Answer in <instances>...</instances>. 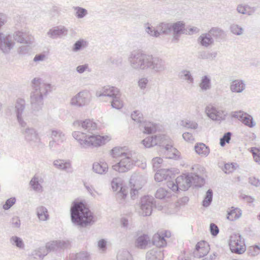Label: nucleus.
I'll return each mask as SVG.
<instances>
[{"instance_id":"55","label":"nucleus","mask_w":260,"mask_h":260,"mask_svg":"<svg viewBox=\"0 0 260 260\" xmlns=\"http://www.w3.org/2000/svg\"><path fill=\"white\" fill-rule=\"evenodd\" d=\"M232 133L229 132L225 133L220 139V145L223 147L226 143H229L231 139Z\"/></svg>"},{"instance_id":"25","label":"nucleus","mask_w":260,"mask_h":260,"mask_svg":"<svg viewBox=\"0 0 260 260\" xmlns=\"http://www.w3.org/2000/svg\"><path fill=\"white\" fill-rule=\"evenodd\" d=\"M44 182L43 179L39 176L35 175L30 180L29 185L36 191L41 192L43 190L42 183Z\"/></svg>"},{"instance_id":"10","label":"nucleus","mask_w":260,"mask_h":260,"mask_svg":"<svg viewBox=\"0 0 260 260\" xmlns=\"http://www.w3.org/2000/svg\"><path fill=\"white\" fill-rule=\"evenodd\" d=\"M207 116L213 121H223L225 120L228 115L225 110H219L215 106L208 105L205 108Z\"/></svg>"},{"instance_id":"48","label":"nucleus","mask_w":260,"mask_h":260,"mask_svg":"<svg viewBox=\"0 0 260 260\" xmlns=\"http://www.w3.org/2000/svg\"><path fill=\"white\" fill-rule=\"evenodd\" d=\"M73 9L76 11L75 15L78 19L84 18L88 14L87 10L82 7H74Z\"/></svg>"},{"instance_id":"17","label":"nucleus","mask_w":260,"mask_h":260,"mask_svg":"<svg viewBox=\"0 0 260 260\" xmlns=\"http://www.w3.org/2000/svg\"><path fill=\"white\" fill-rule=\"evenodd\" d=\"M151 244L150 237L146 234H137V238L135 240L136 247L140 249H145Z\"/></svg>"},{"instance_id":"59","label":"nucleus","mask_w":260,"mask_h":260,"mask_svg":"<svg viewBox=\"0 0 260 260\" xmlns=\"http://www.w3.org/2000/svg\"><path fill=\"white\" fill-rule=\"evenodd\" d=\"M231 32L236 35H241L243 33V28L237 24H232L231 26Z\"/></svg>"},{"instance_id":"22","label":"nucleus","mask_w":260,"mask_h":260,"mask_svg":"<svg viewBox=\"0 0 260 260\" xmlns=\"http://www.w3.org/2000/svg\"><path fill=\"white\" fill-rule=\"evenodd\" d=\"M68 30L64 26H55L49 30L47 35L51 39H55L66 36Z\"/></svg>"},{"instance_id":"3","label":"nucleus","mask_w":260,"mask_h":260,"mask_svg":"<svg viewBox=\"0 0 260 260\" xmlns=\"http://www.w3.org/2000/svg\"><path fill=\"white\" fill-rule=\"evenodd\" d=\"M72 222L81 228L93 224L95 220L94 216L83 201L73 202L70 209Z\"/></svg>"},{"instance_id":"14","label":"nucleus","mask_w":260,"mask_h":260,"mask_svg":"<svg viewBox=\"0 0 260 260\" xmlns=\"http://www.w3.org/2000/svg\"><path fill=\"white\" fill-rule=\"evenodd\" d=\"M15 42L10 35H6L0 32V49L4 53H8L13 48Z\"/></svg>"},{"instance_id":"15","label":"nucleus","mask_w":260,"mask_h":260,"mask_svg":"<svg viewBox=\"0 0 260 260\" xmlns=\"http://www.w3.org/2000/svg\"><path fill=\"white\" fill-rule=\"evenodd\" d=\"M164 151V154L166 158L176 159L179 158V151L175 148L173 147L172 142L169 138V141L165 142L164 145L160 147Z\"/></svg>"},{"instance_id":"4","label":"nucleus","mask_w":260,"mask_h":260,"mask_svg":"<svg viewBox=\"0 0 260 260\" xmlns=\"http://www.w3.org/2000/svg\"><path fill=\"white\" fill-rule=\"evenodd\" d=\"M127 150L126 147H115L111 150L113 157H122L119 162L112 166L114 170L119 173H124L130 170L136 162L135 152Z\"/></svg>"},{"instance_id":"56","label":"nucleus","mask_w":260,"mask_h":260,"mask_svg":"<svg viewBox=\"0 0 260 260\" xmlns=\"http://www.w3.org/2000/svg\"><path fill=\"white\" fill-rule=\"evenodd\" d=\"M247 252L250 256H256L260 252V247L257 245L250 246L248 249Z\"/></svg>"},{"instance_id":"50","label":"nucleus","mask_w":260,"mask_h":260,"mask_svg":"<svg viewBox=\"0 0 260 260\" xmlns=\"http://www.w3.org/2000/svg\"><path fill=\"white\" fill-rule=\"evenodd\" d=\"M170 196V193L163 188H158L155 194V198L159 199H162Z\"/></svg>"},{"instance_id":"2","label":"nucleus","mask_w":260,"mask_h":260,"mask_svg":"<svg viewBox=\"0 0 260 260\" xmlns=\"http://www.w3.org/2000/svg\"><path fill=\"white\" fill-rule=\"evenodd\" d=\"M31 86L34 89L30 96L32 113L38 116L42 113L44 105L43 96L47 95L51 90V84L43 82L40 78H35L31 81Z\"/></svg>"},{"instance_id":"18","label":"nucleus","mask_w":260,"mask_h":260,"mask_svg":"<svg viewBox=\"0 0 260 260\" xmlns=\"http://www.w3.org/2000/svg\"><path fill=\"white\" fill-rule=\"evenodd\" d=\"M15 41L20 43L31 44L33 42V37L28 32L22 31H17L13 34Z\"/></svg>"},{"instance_id":"8","label":"nucleus","mask_w":260,"mask_h":260,"mask_svg":"<svg viewBox=\"0 0 260 260\" xmlns=\"http://www.w3.org/2000/svg\"><path fill=\"white\" fill-rule=\"evenodd\" d=\"M229 246L233 253L242 254L246 250L244 239L240 234H234L231 236Z\"/></svg>"},{"instance_id":"43","label":"nucleus","mask_w":260,"mask_h":260,"mask_svg":"<svg viewBox=\"0 0 260 260\" xmlns=\"http://www.w3.org/2000/svg\"><path fill=\"white\" fill-rule=\"evenodd\" d=\"M216 52H210L207 51H202L198 53V58L202 59H214L217 56Z\"/></svg>"},{"instance_id":"28","label":"nucleus","mask_w":260,"mask_h":260,"mask_svg":"<svg viewBox=\"0 0 260 260\" xmlns=\"http://www.w3.org/2000/svg\"><path fill=\"white\" fill-rule=\"evenodd\" d=\"M93 172L100 175L105 174L108 170V166L106 162H95L92 165Z\"/></svg>"},{"instance_id":"30","label":"nucleus","mask_w":260,"mask_h":260,"mask_svg":"<svg viewBox=\"0 0 260 260\" xmlns=\"http://www.w3.org/2000/svg\"><path fill=\"white\" fill-rule=\"evenodd\" d=\"M211 36H213L217 41L223 39L225 38V34L224 31L219 27H212L209 31Z\"/></svg>"},{"instance_id":"36","label":"nucleus","mask_w":260,"mask_h":260,"mask_svg":"<svg viewBox=\"0 0 260 260\" xmlns=\"http://www.w3.org/2000/svg\"><path fill=\"white\" fill-rule=\"evenodd\" d=\"M47 255L45 252V249L44 247L39 248L38 250L34 251L31 255L29 257V260H42Z\"/></svg>"},{"instance_id":"37","label":"nucleus","mask_w":260,"mask_h":260,"mask_svg":"<svg viewBox=\"0 0 260 260\" xmlns=\"http://www.w3.org/2000/svg\"><path fill=\"white\" fill-rule=\"evenodd\" d=\"M37 215L40 220L46 221L49 219V214L46 207L40 206L37 208Z\"/></svg>"},{"instance_id":"20","label":"nucleus","mask_w":260,"mask_h":260,"mask_svg":"<svg viewBox=\"0 0 260 260\" xmlns=\"http://www.w3.org/2000/svg\"><path fill=\"white\" fill-rule=\"evenodd\" d=\"M209 251L208 243L204 241L198 242L195 247L193 252L194 257H202L206 255Z\"/></svg>"},{"instance_id":"52","label":"nucleus","mask_w":260,"mask_h":260,"mask_svg":"<svg viewBox=\"0 0 260 260\" xmlns=\"http://www.w3.org/2000/svg\"><path fill=\"white\" fill-rule=\"evenodd\" d=\"M181 125L187 128L196 129L198 127V124L195 121L190 120H182Z\"/></svg>"},{"instance_id":"63","label":"nucleus","mask_w":260,"mask_h":260,"mask_svg":"<svg viewBox=\"0 0 260 260\" xmlns=\"http://www.w3.org/2000/svg\"><path fill=\"white\" fill-rule=\"evenodd\" d=\"M162 162V159L160 157H156L153 158L152 160V163L153 169L157 170L160 167V165Z\"/></svg>"},{"instance_id":"27","label":"nucleus","mask_w":260,"mask_h":260,"mask_svg":"<svg viewBox=\"0 0 260 260\" xmlns=\"http://www.w3.org/2000/svg\"><path fill=\"white\" fill-rule=\"evenodd\" d=\"M198 41L202 46L205 47H208L214 43V40L209 32L202 34L199 37Z\"/></svg>"},{"instance_id":"44","label":"nucleus","mask_w":260,"mask_h":260,"mask_svg":"<svg viewBox=\"0 0 260 260\" xmlns=\"http://www.w3.org/2000/svg\"><path fill=\"white\" fill-rule=\"evenodd\" d=\"M213 191L209 189L206 193L205 196L202 202V206L204 207H209L212 202Z\"/></svg>"},{"instance_id":"62","label":"nucleus","mask_w":260,"mask_h":260,"mask_svg":"<svg viewBox=\"0 0 260 260\" xmlns=\"http://www.w3.org/2000/svg\"><path fill=\"white\" fill-rule=\"evenodd\" d=\"M64 135L60 130H52L51 133V137L53 140L55 141L56 139H62Z\"/></svg>"},{"instance_id":"58","label":"nucleus","mask_w":260,"mask_h":260,"mask_svg":"<svg viewBox=\"0 0 260 260\" xmlns=\"http://www.w3.org/2000/svg\"><path fill=\"white\" fill-rule=\"evenodd\" d=\"M16 200L15 197L11 198L6 200L5 203L3 205V208L5 210L11 208V207L16 203Z\"/></svg>"},{"instance_id":"11","label":"nucleus","mask_w":260,"mask_h":260,"mask_svg":"<svg viewBox=\"0 0 260 260\" xmlns=\"http://www.w3.org/2000/svg\"><path fill=\"white\" fill-rule=\"evenodd\" d=\"M231 117L237 118L247 126L252 128L255 125L252 116L242 110L232 112Z\"/></svg>"},{"instance_id":"54","label":"nucleus","mask_w":260,"mask_h":260,"mask_svg":"<svg viewBox=\"0 0 260 260\" xmlns=\"http://www.w3.org/2000/svg\"><path fill=\"white\" fill-rule=\"evenodd\" d=\"M111 186L113 191H116L119 188V189H120L121 187H125V186L122 185L121 179L116 178L113 179L111 182Z\"/></svg>"},{"instance_id":"12","label":"nucleus","mask_w":260,"mask_h":260,"mask_svg":"<svg viewBox=\"0 0 260 260\" xmlns=\"http://www.w3.org/2000/svg\"><path fill=\"white\" fill-rule=\"evenodd\" d=\"M154 206V199L153 197L145 196L141 199L140 208L144 216H150Z\"/></svg>"},{"instance_id":"23","label":"nucleus","mask_w":260,"mask_h":260,"mask_svg":"<svg viewBox=\"0 0 260 260\" xmlns=\"http://www.w3.org/2000/svg\"><path fill=\"white\" fill-rule=\"evenodd\" d=\"M140 129L144 134H150L155 133L157 129V125L150 121H143L139 125Z\"/></svg>"},{"instance_id":"33","label":"nucleus","mask_w":260,"mask_h":260,"mask_svg":"<svg viewBox=\"0 0 260 260\" xmlns=\"http://www.w3.org/2000/svg\"><path fill=\"white\" fill-rule=\"evenodd\" d=\"M128 193L127 187H121L116 194V199L119 204L124 205Z\"/></svg>"},{"instance_id":"61","label":"nucleus","mask_w":260,"mask_h":260,"mask_svg":"<svg viewBox=\"0 0 260 260\" xmlns=\"http://www.w3.org/2000/svg\"><path fill=\"white\" fill-rule=\"evenodd\" d=\"M165 170H159L158 172H157L154 176V179L157 182L162 181L163 180H166L167 178V175L163 174Z\"/></svg>"},{"instance_id":"53","label":"nucleus","mask_w":260,"mask_h":260,"mask_svg":"<svg viewBox=\"0 0 260 260\" xmlns=\"http://www.w3.org/2000/svg\"><path fill=\"white\" fill-rule=\"evenodd\" d=\"M132 119L136 122L140 124V122L143 121V114L138 110L134 111L131 114Z\"/></svg>"},{"instance_id":"46","label":"nucleus","mask_w":260,"mask_h":260,"mask_svg":"<svg viewBox=\"0 0 260 260\" xmlns=\"http://www.w3.org/2000/svg\"><path fill=\"white\" fill-rule=\"evenodd\" d=\"M145 31L149 34L150 36L154 37H158L159 32H158L157 27H154L151 26L149 23H145L144 25Z\"/></svg>"},{"instance_id":"13","label":"nucleus","mask_w":260,"mask_h":260,"mask_svg":"<svg viewBox=\"0 0 260 260\" xmlns=\"http://www.w3.org/2000/svg\"><path fill=\"white\" fill-rule=\"evenodd\" d=\"M70 245V242L68 240H55L47 243L44 248L47 254L49 252L67 248Z\"/></svg>"},{"instance_id":"42","label":"nucleus","mask_w":260,"mask_h":260,"mask_svg":"<svg viewBox=\"0 0 260 260\" xmlns=\"http://www.w3.org/2000/svg\"><path fill=\"white\" fill-rule=\"evenodd\" d=\"M10 242L12 245L20 249H23L25 246L23 240L17 236L11 237L10 239Z\"/></svg>"},{"instance_id":"49","label":"nucleus","mask_w":260,"mask_h":260,"mask_svg":"<svg viewBox=\"0 0 260 260\" xmlns=\"http://www.w3.org/2000/svg\"><path fill=\"white\" fill-rule=\"evenodd\" d=\"M72 260H89V255L84 252H79L70 256Z\"/></svg>"},{"instance_id":"60","label":"nucleus","mask_w":260,"mask_h":260,"mask_svg":"<svg viewBox=\"0 0 260 260\" xmlns=\"http://www.w3.org/2000/svg\"><path fill=\"white\" fill-rule=\"evenodd\" d=\"M235 165L236 164L231 162V163H226L224 165V168H223V171L226 174H229L234 171L235 169Z\"/></svg>"},{"instance_id":"47","label":"nucleus","mask_w":260,"mask_h":260,"mask_svg":"<svg viewBox=\"0 0 260 260\" xmlns=\"http://www.w3.org/2000/svg\"><path fill=\"white\" fill-rule=\"evenodd\" d=\"M117 260H133L131 254L126 250L119 251L117 255Z\"/></svg>"},{"instance_id":"5","label":"nucleus","mask_w":260,"mask_h":260,"mask_svg":"<svg viewBox=\"0 0 260 260\" xmlns=\"http://www.w3.org/2000/svg\"><path fill=\"white\" fill-rule=\"evenodd\" d=\"M205 183V179L196 173H188L184 176L181 175L176 178L175 182H168L167 185L174 191L187 190L191 186L196 187L203 186Z\"/></svg>"},{"instance_id":"51","label":"nucleus","mask_w":260,"mask_h":260,"mask_svg":"<svg viewBox=\"0 0 260 260\" xmlns=\"http://www.w3.org/2000/svg\"><path fill=\"white\" fill-rule=\"evenodd\" d=\"M29 45L27 44V45L20 47L18 50L19 54L22 55L30 54L32 51V48Z\"/></svg>"},{"instance_id":"19","label":"nucleus","mask_w":260,"mask_h":260,"mask_svg":"<svg viewBox=\"0 0 260 260\" xmlns=\"http://www.w3.org/2000/svg\"><path fill=\"white\" fill-rule=\"evenodd\" d=\"M88 92L82 91L78 93L75 96L72 98L71 104L72 105L82 107L87 103Z\"/></svg>"},{"instance_id":"41","label":"nucleus","mask_w":260,"mask_h":260,"mask_svg":"<svg viewBox=\"0 0 260 260\" xmlns=\"http://www.w3.org/2000/svg\"><path fill=\"white\" fill-rule=\"evenodd\" d=\"M242 214L241 210L239 208H233L230 211L228 212L227 218L231 220L234 221L239 218Z\"/></svg>"},{"instance_id":"38","label":"nucleus","mask_w":260,"mask_h":260,"mask_svg":"<svg viewBox=\"0 0 260 260\" xmlns=\"http://www.w3.org/2000/svg\"><path fill=\"white\" fill-rule=\"evenodd\" d=\"M23 133L25 136V139L27 141H35L37 139L38 135L35 129L33 128H27Z\"/></svg>"},{"instance_id":"40","label":"nucleus","mask_w":260,"mask_h":260,"mask_svg":"<svg viewBox=\"0 0 260 260\" xmlns=\"http://www.w3.org/2000/svg\"><path fill=\"white\" fill-rule=\"evenodd\" d=\"M199 86L203 91L210 89L211 87V79L210 77L207 75L203 76Z\"/></svg>"},{"instance_id":"6","label":"nucleus","mask_w":260,"mask_h":260,"mask_svg":"<svg viewBox=\"0 0 260 260\" xmlns=\"http://www.w3.org/2000/svg\"><path fill=\"white\" fill-rule=\"evenodd\" d=\"M73 137L79 143L83 148L90 146H100L106 143L108 136L92 134L87 135L85 133L75 131L72 133Z\"/></svg>"},{"instance_id":"35","label":"nucleus","mask_w":260,"mask_h":260,"mask_svg":"<svg viewBox=\"0 0 260 260\" xmlns=\"http://www.w3.org/2000/svg\"><path fill=\"white\" fill-rule=\"evenodd\" d=\"M156 27L159 36L161 34L167 35L171 32V23L161 22Z\"/></svg>"},{"instance_id":"1","label":"nucleus","mask_w":260,"mask_h":260,"mask_svg":"<svg viewBox=\"0 0 260 260\" xmlns=\"http://www.w3.org/2000/svg\"><path fill=\"white\" fill-rule=\"evenodd\" d=\"M128 60L131 67L139 71L151 70L156 72H160L166 68L165 61L162 59L145 53L140 50L132 51Z\"/></svg>"},{"instance_id":"64","label":"nucleus","mask_w":260,"mask_h":260,"mask_svg":"<svg viewBox=\"0 0 260 260\" xmlns=\"http://www.w3.org/2000/svg\"><path fill=\"white\" fill-rule=\"evenodd\" d=\"M210 231L211 234L215 237L219 233V229L218 226L214 223H211L210 224Z\"/></svg>"},{"instance_id":"29","label":"nucleus","mask_w":260,"mask_h":260,"mask_svg":"<svg viewBox=\"0 0 260 260\" xmlns=\"http://www.w3.org/2000/svg\"><path fill=\"white\" fill-rule=\"evenodd\" d=\"M245 88V84L243 80H234L231 84L230 89L233 92L241 93Z\"/></svg>"},{"instance_id":"32","label":"nucleus","mask_w":260,"mask_h":260,"mask_svg":"<svg viewBox=\"0 0 260 260\" xmlns=\"http://www.w3.org/2000/svg\"><path fill=\"white\" fill-rule=\"evenodd\" d=\"M88 46V42L86 40L83 39H80L73 44L72 50L74 52H79L87 47Z\"/></svg>"},{"instance_id":"31","label":"nucleus","mask_w":260,"mask_h":260,"mask_svg":"<svg viewBox=\"0 0 260 260\" xmlns=\"http://www.w3.org/2000/svg\"><path fill=\"white\" fill-rule=\"evenodd\" d=\"M152 244L156 246V248L159 249V248H162L167 245V242L163 236L159 234H155L152 240Z\"/></svg>"},{"instance_id":"39","label":"nucleus","mask_w":260,"mask_h":260,"mask_svg":"<svg viewBox=\"0 0 260 260\" xmlns=\"http://www.w3.org/2000/svg\"><path fill=\"white\" fill-rule=\"evenodd\" d=\"M53 165L58 169L66 171L71 168V164L69 160L64 161L63 160L57 159L53 162Z\"/></svg>"},{"instance_id":"24","label":"nucleus","mask_w":260,"mask_h":260,"mask_svg":"<svg viewBox=\"0 0 260 260\" xmlns=\"http://www.w3.org/2000/svg\"><path fill=\"white\" fill-rule=\"evenodd\" d=\"M185 24L181 21L171 23V32L173 31L174 39L177 41L181 34L184 33Z\"/></svg>"},{"instance_id":"57","label":"nucleus","mask_w":260,"mask_h":260,"mask_svg":"<svg viewBox=\"0 0 260 260\" xmlns=\"http://www.w3.org/2000/svg\"><path fill=\"white\" fill-rule=\"evenodd\" d=\"M250 152L252 153L254 160L260 164V148H251Z\"/></svg>"},{"instance_id":"21","label":"nucleus","mask_w":260,"mask_h":260,"mask_svg":"<svg viewBox=\"0 0 260 260\" xmlns=\"http://www.w3.org/2000/svg\"><path fill=\"white\" fill-rule=\"evenodd\" d=\"M73 125L75 126H81L82 128L91 133V135L93 134L92 132L95 130L97 127L96 123L89 119L84 120H76L74 122Z\"/></svg>"},{"instance_id":"16","label":"nucleus","mask_w":260,"mask_h":260,"mask_svg":"<svg viewBox=\"0 0 260 260\" xmlns=\"http://www.w3.org/2000/svg\"><path fill=\"white\" fill-rule=\"evenodd\" d=\"M25 108V101L24 99H18L17 100L15 106V111L16 115L17 120L19 124L22 127H25L26 123L23 120L22 115Z\"/></svg>"},{"instance_id":"26","label":"nucleus","mask_w":260,"mask_h":260,"mask_svg":"<svg viewBox=\"0 0 260 260\" xmlns=\"http://www.w3.org/2000/svg\"><path fill=\"white\" fill-rule=\"evenodd\" d=\"M146 260H163L162 251L157 248H153L146 253Z\"/></svg>"},{"instance_id":"34","label":"nucleus","mask_w":260,"mask_h":260,"mask_svg":"<svg viewBox=\"0 0 260 260\" xmlns=\"http://www.w3.org/2000/svg\"><path fill=\"white\" fill-rule=\"evenodd\" d=\"M194 148L197 153L202 156H207L210 152L209 148L203 143L196 144Z\"/></svg>"},{"instance_id":"7","label":"nucleus","mask_w":260,"mask_h":260,"mask_svg":"<svg viewBox=\"0 0 260 260\" xmlns=\"http://www.w3.org/2000/svg\"><path fill=\"white\" fill-rule=\"evenodd\" d=\"M97 97L107 96L111 99V106L113 108L121 109L123 107V102L121 100V93L119 89L109 85L105 86L95 93Z\"/></svg>"},{"instance_id":"9","label":"nucleus","mask_w":260,"mask_h":260,"mask_svg":"<svg viewBox=\"0 0 260 260\" xmlns=\"http://www.w3.org/2000/svg\"><path fill=\"white\" fill-rule=\"evenodd\" d=\"M169 141V137L165 135H153L147 137L142 141V143L146 148H150L158 145L161 147L165 144L166 141Z\"/></svg>"},{"instance_id":"45","label":"nucleus","mask_w":260,"mask_h":260,"mask_svg":"<svg viewBox=\"0 0 260 260\" xmlns=\"http://www.w3.org/2000/svg\"><path fill=\"white\" fill-rule=\"evenodd\" d=\"M179 76L181 79L187 81L188 83H193V78L189 71L186 70L181 71L179 73Z\"/></svg>"}]
</instances>
